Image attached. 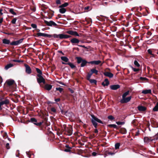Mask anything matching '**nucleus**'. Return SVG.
Returning a JSON list of instances; mask_svg holds the SVG:
<instances>
[{"mask_svg":"<svg viewBox=\"0 0 158 158\" xmlns=\"http://www.w3.org/2000/svg\"><path fill=\"white\" fill-rule=\"evenodd\" d=\"M138 109L139 111H143L146 110V108L142 106H138Z\"/></svg>","mask_w":158,"mask_h":158,"instance_id":"5701e85b","label":"nucleus"},{"mask_svg":"<svg viewBox=\"0 0 158 158\" xmlns=\"http://www.w3.org/2000/svg\"><path fill=\"white\" fill-rule=\"evenodd\" d=\"M116 124L118 125H123L125 123L123 122H116Z\"/></svg>","mask_w":158,"mask_h":158,"instance_id":"49530a36","label":"nucleus"},{"mask_svg":"<svg viewBox=\"0 0 158 158\" xmlns=\"http://www.w3.org/2000/svg\"><path fill=\"white\" fill-rule=\"evenodd\" d=\"M44 23L48 26L56 27L57 25L52 21H50L48 22L44 20Z\"/></svg>","mask_w":158,"mask_h":158,"instance_id":"20e7f679","label":"nucleus"},{"mask_svg":"<svg viewBox=\"0 0 158 158\" xmlns=\"http://www.w3.org/2000/svg\"><path fill=\"white\" fill-rule=\"evenodd\" d=\"M84 9L86 11H88L91 10L92 7L90 6H87L84 7Z\"/></svg>","mask_w":158,"mask_h":158,"instance_id":"72a5a7b5","label":"nucleus"},{"mask_svg":"<svg viewBox=\"0 0 158 158\" xmlns=\"http://www.w3.org/2000/svg\"><path fill=\"white\" fill-rule=\"evenodd\" d=\"M52 85H50L48 84H46L45 86V89L48 90H49L52 88Z\"/></svg>","mask_w":158,"mask_h":158,"instance_id":"bb28decb","label":"nucleus"},{"mask_svg":"<svg viewBox=\"0 0 158 158\" xmlns=\"http://www.w3.org/2000/svg\"><path fill=\"white\" fill-rule=\"evenodd\" d=\"M109 84V82L108 79H105L104 81L102 83V85L104 86H108Z\"/></svg>","mask_w":158,"mask_h":158,"instance_id":"6ab92c4d","label":"nucleus"},{"mask_svg":"<svg viewBox=\"0 0 158 158\" xmlns=\"http://www.w3.org/2000/svg\"><path fill=\"white\" fill-rule=\"evenodd\" d=\"M122 130L123 131V133L125 134L127 132L125 128H123Z\"/></svg>","mask_w":158,"mask_h":158,"instance_id":"052dcab7","label":"nucleus"},{"mask_svg":"<svg viewBox=\"0 0 158 158\" xmlns=\"http://www.w3.org/2000/svg\"><path fill=\"white\" fill-rule=\"evenodd\" d=\"M134 64L135 65V67L138 68H139L140 66V65L138 62L136 60H135L134 61Z\"/></svg>","mask_w":158,"mask_h":158,"instance_id":"c85d7f7f","label":"nucleus"},{"mask_svg":"<svg viewBox=\"0 0 158 158\" xmlns=\"http://www.w3.org/2000/svg\"><path fill=\"white\" fill-rule=\"evenodd\" d=\"M24 66L25 67L26 69H31L29 66L27 64H24Z\"/></svg>","mask_w":158,"mask_h":158,"instance_id":"864d4df0","label":"nucleus"},{"mask_svg":"<svg viewBox=\"0 0 158 158\" xmlns=\"http://www.w3.org/2000/svg\"><path fill=\"white\" fill-rule=\"evenodd\" d=\"M56 89L57 90L59 91L60 92H62L63 90V89L60 87L56 88Z\"/></svg>","mask_w":158,"mask_h":158,"instance_id":"603ef678","label":"nucleus"},{"mask_svg":"<svg viewBox=\"0 0 158 158\" xmlns=\"http://www.w3.org/2000/svg\"><path fill=\"white\" fill-rule=\"evenodd\" d=\"M89 64L94 65H99L101 66L102 65V61L100 60H94L89 62Z\"/></svg>","mask_w":158,"mask_h":158,"instance_id":"0eeeda50","label":"nucleus"},{"mask_svg":"<svg viewBox=\"0 0 158 158\" xmlns=\"http://www.w3.org/2000/svg\"><path fill=\"white\" fill-rule=\"evenodd\" d=\"M152 34V33L150 31H148L147 33V35H151Z\"/></svg>","mask_w":158,"mask_h":158,"instance_id":"338daca9","label":"nucleus"},{"mask_svg":"<svg viewBox=\"0 0 158 158\" xmlns=\"http://www.w3.org/2000/svg\"><path fill=\"white\" fill-rule=\"evenodd\" d=\"M92 22V20L91 19H87L85 18V22H86V24H90V23Z\"/></svg>","mask_w":158,"mask_h":158,"instance_id":"4c0bfd02","label":"nucleus"},{"mask_svg":"<svg viewBox=\"0 0 158 158\" xmlns=\"http://www.w3.org/2000/svg\"><path fill=\"white\" fill-rule=\"evenodd\" d=\"M148 52L149 54L150 55H152V51L150 49H149L148 50Z\"/></svg>","mask_w":158,"mask_h":158,"instance_id":"bf43d9fd","label":"nucleus"},{"mask_svg":"<svg viewBox=\"0 0 158 158\" xmlns=\"http://www.w3.org/2000/svg\"><path fill=\"white\" fill-rule=\"evenodd\" d=\"M78 46L83 47V48H86V47L85 46V45H77Z\"/></svg>","mask_w":158,"mask_h":158,"instance_id":"69168bd1","label":"nucleus"},{"mask_svg":"<svg viewBox=\"0 0 158 158\" xmlns=\"http://www.w3.org/2000/svg\"><path fill=\"white\" fill-rule=\"evenodd\" d=\"M129 91H127L124 93L122 95V99L126 98V97L129 94Z\"/></svg>","mask_w":158,"mask_h":158,"instance_id":"c9c22d12","label":"nucleus"},{"mask_svg":"<svg viewBox=\"0 0 158 158\" xmlns=\"http://www.w3.org/2000/svg\"><path fill=\"white\" fill-rule=\"evenodd\" d=\"M50 35L51 36L50 37H49V38H52V37H53L54 38H60V34L57 35L56 34H54L53 35Z\"/></svg>","mask_w":158,"mask_h":158,"instance_id":"2f4dec72","label":"nucleus"},{"mask_svg":"<svg viewBox=\"0 0 158 158\" xmlns=\"http://www.w3.org/2000/svg\"><path fill=\"white\" fill-rule=\"evenodd\" d=\"M91 71L93 73H94L96 74H98V71L97 70H91Z\"/></svg>","mask_w":158,"mask_h":158,"instance_id":"de8ad7c7","label":"nucleus"},{"mask_svg":"<svg viewBox=\"0 0 158 158\" xmlns=\"http://www.w3.org/2000/svg\"><path fill=\"white\" fill-rule=\"evenodd\" d=\"M26 72L27 74H29L31 72V70H26Z\"/></svg>","mask_w":158,"mask_h":158,"instance_id":"5fc2aeb1","label":"nucleus"},{"mask_svg":"<svg viewBox=\"0 0 158 158\" xmlns=\"http://www.w3.org/2000/svg\"><path fill=\"white\" fill-rule=\"evenodd\" d=\"M140 79L143 81H147L148 80L147 78L143 77H140Z\"/></svg>","mask_w":158,"mask_h":158,"instance_id":"09e8293b","label":"nucleus"},{"mask_svg":"<svg viewBox=\"0 0 158 158\" xmlns=\"http://www.w3.org/2000/svg\"><path fill=\"white\" fill-rule=\"evenodd\" d=\"M76 59L77 60V62L78 64L81 63L84 59H83L81 57H77Z\"/></svg>","mask_w":158,"mask_h":158,"instance_id":"a878e982","label":"nucleus"},{"mask_svg":"<svg viewBox=\"0 0 158 158\" xmlns=\"http://www.w3.org/2000/svg\"><path fill=\"white\" fill-rule=\"evenodd\" d=\"M69 5V3L68 2H65L64 4H61V5L59 6V8H64L67 6Z\"/></svg>","mask_w":158,"mask_h":158,"instance_id":"7c9ffc66","label":"nucleus"},{"mask_svg":"<svg viewBox=\"0 0 158 158\" xmlns=\"http://www.w3.org/2000/svg\"><path fill=\"white\" fill-rule=\"evenodd\" d=\"M44 13L46 14L48 17L45 16L44 18L46 19H51L52 17L54 15V11L51 10L50 9H49L48 10H45L44 11Z\"/></svg>","mask_w":158,"mask_h":158,"instance_id":"7ed1b4c3","label":"nucleus"},{"mask_svg":"<svg viewBox=\"0 0 158 158\" xmlns=\"http://www.w3.org/2000/svg\"><path fill=\"white\" fill-rule=\"evenodd\" d=\"M2 43L5 44H10L11 42L10 40L5 38L3 39Z\"/></svg>","mask_w":158,"mask_h":158,"instance_id":"dca6fc26","label":"nucleus"},{"mask_svg":"<svg viewBox=\"0 0 158 158\" xmlns=\"http://www.w3.org/2000/svg\"><path fill=\"white\" fill-rule=\"evenodd\" d=\"M59 10V12L61 14L64 13L66 11V9L64 8H60Z\"/></svg>","mask_w":158,"mask_h":158,"instance_id":"c756f323","label":"nucleus"},{"mask_svg":"<svg viewBox=\"0 0 158 158\" xmlns=\"http://www.w3.org/2000/svg\"><path fill=\"white\" fill-rule=\"evenodd\" d=\"M68 132L69 134V135H71L72 134V129L71 128H69L68 130Z\"/></svg>","mask_w":158,"mask_h":158,"instance_id":"ea45409f","label":"nucleus"},{"mask_svg":"<svg viewBox=\"0 0 158 158\" xmlns=\"http://www.w3.org/2000/svg\"><path fill=\"white\" fill-rule=\"evenodd\" d=\"M107 126L110 127H113L117 129V126L115 124H109Z\"/></svg>","mask_w":158,"mask_h":158,"instance_id":"58836bf2","label":"nucleus"},{"mask_svg":"<svg viewBox=\"0 0 158 158\" xmlns=\"http://www.w3.org/2000/svg\"><path fill=\"white\" fill-rule=\"evenodd\" d=\"M15 83V81L11 79H8L6 82L5 84L9 86H10Z\"/></svg>","mask_w":158,"mask_h":158,"instance_id":"1a4fd4ad","label":"nucleus"},{"mask_svg":"<svg viewBox=\"0 0 158 158\" xmlns=\"http://www.w3.org/2000/svg\"><path fill=\"white\" fill-rule=\"evenodd\" d=\"M36 35L38 37L40 36H43L44 37H50L51 36L49 34H48L46 33H42L40 32H39L36 34Z\"/></svg>","mask_w":158,"mask_h":158,"instance_id":"f8f14e48","label":"nucleus"},{"mask_svg":"<svg viewBox=\"0 0 158 158\" xmlns=\"http://www.w3.org/2000/svg\"><path fill=\"white\" fill-rule=\"evenodd\" d=\"M37 72L39 73L38 74H40L41 75L42 74V72L41 70H36Z\"/></svg>","mask_w":158,"mask_h":158,"instance_id":"4d7b16f0","label":"nucleus"},{"mask_svg":"<svg viewBox=\"0 0 158 158\" xmlns=\"http://www.w3.org/2000/svg\"><path fill=\"white\" fill-rule=\"evenodd\" d=\"M31 121L34 123V122H37V120L34 118H31Z\"/></svg>","mask_w":158,"mask_h":158,"instance_id":"a18cd8bd","label":"nucleus"},{"mask_svg":"<svg viewBox=\"0 0 158 158\" xmlns=\"http://www.w3.org/2000/svg\"><path fill=\"white\" fill-rule=\"evenodd\" d=\"M51 110L53 112H56V109L54 107L52 108H51Z\"/></svg>","mask_w":158,"mask_h":158,"instance_id":"13d9d810","label":"nucleus"},{"mask_svg":"<svg viewBox=\"0 0 158 158\" xmlns=\"http://www.w3.org/2000/svg\"><path fill=\"white\" fill-rule=\"evenodd\" d=\"M111 29L112 31H117V27H111Z\"/></svg>","mask_w":158,"mask_h":158,"instance_id":"37998d69","label":"nucleus"},{"mask_svg":"<svg viewBox=\"0 0 158 158\" xmlns=\"http://www.w3.org/2000/svg\"><path fill=\"white\" fill-rule=\"evenodd\" d=\"M92 155L94 156H95L97 155V153L96 152H94L92 153Z\"/></svg>","mask_w":158,"mask_h":158,"instance_id":"0e129e2a","label":"nucleus"},{"mask_svg":"<svg viewBox=\"0 0 158 158\" xmlns=\"http://www.w3.org/2000/svg\"><path fill=\"white\" fill-rule=\"evenodd\" d=\"M9 144L8 143H7L6 144V147L7 149H9L10 148V147L9 146Z\"/></svg>","mask_w":158,"mask_h":158,"instance_id":"680f3d73","label":"nucleus"},{"mask_svg":"<svg viewBox=\"0 0 158 158\" xmlns=\"http://www.w3.org/2000/svg\"><path fill=\"white\" fill-rule=\"evenodd\" d=\"M71 36L70 35H65L64 34H60V39H67L68 38H70Z\"/></svg>","mask_w":158,"mask_h":158,"instance_id":"4468645a","label":"nucleus"},{"mask_svg":"<svg viewBox=\"0 0 158 158\" xmlns=\"http://www.w3.org/2000/svg\"><path fill=\"white\" fill-rule=\"evenodd\" d=\"M60 58L62 60L65 62H68L69 60V59L66 56H61Z\"/></svg>","mask_w":158,"mask_h":158,"instance_id":"cd10ccee","label":"nucleus"},{"mask_svg":"<svg viewBox=\"0 0 158 158\" xmlns=\"http://www.w3.org/2000/svg\"><path fill=\"white\" fill-rule=\"evenodd\" d=\"M89 62H88L85 60H83L82 62L81 63V67H83L85 66H86L87 64H89Z\"/></svg>","mask_w":158,"mask_h":158,"instance_id":"412c9836","label":"nucleus"},{"mask_svg":"<svg viewBox=\"0 0 158 158\" xmlns=\"http://www.w3.org/2000/svg\"><path fill=\"white\" fill-rule=\"evenodd\" d=\"M103 74L105 76L108 77L110 78H112L113 76V74L110 72H105Z\"/></svg>","mask_w":158,"mask_h":158,"instance_id":"f3484780","label":"nucleus"},{"mask_svg":"<svg viewBox=\"0 0 158 158\" xmlns=\"http://www.w3.org/2000/svg\"><path fill=\"white\" fill-rule=\"evenodd\" d=\"M66 33L74 36H79V35L76 31H74L72 30H69L66 31Z\"/></svg>","mask_w":158,"mask_h":158,"instance_id":"6e6552de","label":"nucleus"},{"mask_svg":"<svg viewBox=\"0 0 158 158\" xmlns=\"http://www.w3.org/2000/svg\"><path fill=\"white\" fill-rule=\"evenodd\" d=\"M73 50H76L77 51H79V49L78 48H73Z\"/></svg>","mask_w":158,"mask_h":158,"instance_id":"e2e57ef3","label":"nucleus"},{"mask_svg":"<svg viewBox=\"0 0 158 158\" xmlns=\"http://www.w3.org/2000/svg\"><path fill=\"white\" fill-rule=\"evenodd\" d=\"M37 82L39 83H43V84L45 83V81L43 77L40 74L37 75Z\"/></svg>","mask_w":158,"mask_h":158,"instance_id":"39448f33","label":"nucleus"},{"mask_svg":"<svg viewBox=\"0 0 158 158\" xmlns=\"http://www.w3.org/2000/svg\"><path fill=\"white\" fill-rule=\"evenodd\" d=\"M91 83L96 84V81L94 79H91L88 80Z\"/></svg>","mask_w":158,"mask_h":158,"instance_id":"a19ab883","label":"nucleus"},{"mask_svg":"<svg viewBox=\"0 0 158 158\" xmlns=\"http://www.w3.org/2000/svg\"><path fill=\"white\" fill-rule=\"evenodd\" d=\"M23 38H22L16 41H12L10 45L14 46L18 45L23 42Z\"/></svg>","mask_w":158,"mask_h":158,"instance_id":"423d86ee","label":"nucleus"},{"mask_svg":"<svg viewBox=\"0 0 158 158\" xmlns=\"http://www.w3.org/2000/svg\"><path fill=\"white\" fill-rule=\"evenodd\" d=\"M131 98V96H129L127 98L126 97L121 99L120 101V102L121 103H127L130 101Z\"/></svg>","mask_w":158,"mask_h":158,"instance_id":"9d476101","label":"nucleus"},{"mask_svg":"<svg viewBox=\"0 0 158 158\" xmlns=\"http://www.w3.org/2000/svg\"><path fill=\"white\" fill-rule=\"evenodd\" d=\"M91 116L92 117L91 122L95 128H96L97 127V122L103 124L102 121L97 118L95 117L94 115H91Z\"/></svg>","mask_w":158,"mask_h":158,"instance_id":"f257e3e1","label":"nucleus"},{"mask_svg":"<svg viewBox=\"0 0 158 158\" xmlns=\"http://www.w3.org/2000/svg\"><path fill=\"white\" fill-rule=\"evenodd\" d=\"M63 0H56V3L57 5H60L62 4V3L63 2Z\"/></svg>","mask_w":158,"mask_h":158,"instance_id":"f704fd0d","label":"nucleus"},{"mask_svg":"<svg viewBox=\"0 0 158 158\" xmlns=\"http://www.w3.org/2000/svg\"><path fill=\"white\" fill-rule=\"evenodd\" d=\"M144 140L145 142L148 143L149 142L152 141L153 139H151V138L147 137H145L144 138Z\"/></svg>","mask_w":158,"mask_h":158,"instance_id":"b1692460","label":"nucleus"},{"mask_svg":"<svg viewBox=\"0 0 158 158\" xmlns=\"http://www.w3.org/2000/svg\"><path fill=\"white\" fill-rule=\"evenodd\" d=\"M110 88L112 90H116L120 87V86L119 85H113L110 86Z\"/></svg>","mask_w":158,"mask_h":158,"instance_id":"2eb2a0df","label":"nucleus"},{"mask_svg":"<svg viewBox=\"0 0 158 158\" xmlns=\"http://www.w3.org/2000/svg\"><path fill=\"white\" fill-rule=\"evenodd\" d=\"M60 98H57L55 99V100L56 102H59L60 101Z\"/></svg>","mask_w":158,"mask_h":158,"instance_id":"774afa93","label":"nucleus"},{"mask_svg":"<svg viewBox=\"0 0 158 158\" xmlns=\"http://www.w3.org/2000/svg\"><path fill=\"white\" fill-rule=\"evenodd\" d=\"M134 25L135 27H134L133 28L135 30L137 31L139 29L140 27L139 26L138 24L137 23L135 22V23H134Z\"/></svg>","mask_w":158,"mask_h":158,"instance_id":"aec40b11","label":"nucleus"},{"mask_svg":"<svg viewBox=\"0 0 158 158\" xmlns=\"http://www.w3.org/2000/svg\"><path fill=\"white\" fill-rule=\"evenodd\" d=\"M6 9L12 15H17V13L15 12V11H16V10H15L13 8H7Z\"/></svg>","mask_w":158,"mask_h":158,"instance_id":"ddd939ff","label":"nucleus"},{"mask_svg":"<svg viewBox=\"0 0 158 158\" xmlns=\"http://www.w3.org/2000/svg\"><path fill=\"white\" fill-rule=\"evenodd\" d=\"M62 63L63 64H66L69 65L71 67V68L72 69L76 67L75 65L73 64L72 63H71V62H68L67 63H65L63 62H62Z\"/></svg>","mask_w":158,"mask_h":158,"instance_id":"393cba45","label":"nucleus"},{"mask_svg":"<svg viewBox=\"0 0 158 158\" xmlns=\"http://www.w3.org/2000/svg\"><path fill=\"white\" fill-rule=\"evenodd\" d=\"M120 146V143H117L115 144V147L116 149H117L119 148V147Z\"/></svg>","mask_w":158,"mask_h":158,"instance_id":"c03bdc74","label":"nucleus"},{"mask_svg":"<svg viewBox=\"0 0 158 158\" xmlns=\"http://www.w3.org/2000/svg\"><path fill=\"white\" fill-rule=\"evenodd\" d=\"M42 122H40L38 123H34V124L37 126H40L42 124Z\"/></svg>","mask_w":158,"mask_h":158,"instance_id":"6e6d98bb","label":"nucleus"},{"mask_svg":"<svg viewBox=\"0 0 158 158\" xmlns=\"http://www.w3.org/2000/svg\"><path fill=\"white\" fill-rule=\"evenodd\" d=\"M108 118L111 120H112L114 119V118L112 115H110L108 117Z\"/></svg>","mask_w":158,"mask_h":158,"instance_id":"8fccbe9b","label":"nucleus"},{"mask_svg":"<svg viewBox=\"0 0 158 158\" xmlns=\"http://www.w3.org/2000/svg\"><path fill=\"white\" fill-rule=\"evenodd\" d=\"M17 18H14L13 19H12V21L11 22V23L12 24H15L16 23V22L17 20Z\"/></svg>","mask_w":158,"mask_h":158,"instance_id":"79ce46f5","label":"nucleus"},{"mask_svg":"<svg viewBox=\"0 0 158 158\" xmlns=\"http://www.w3.org/2000/svg\"><path fill=\"white\" fill-rule=\"evenodd\" d=\"M23 61L20 60H10L11 63H9L6 64L5 67V69H8L10 68L11 67L14 66L15 64V63H14V62H23Z\"/></svg>","mask_w":158,"mask_h":158,"instance_id":"f03ea898","label":"nucleus"},{"mask_svg":"<svg viewBox=\"0 0 158 158\" xmlns=\"http://www.w3.org/2000/svg\"><path fill=\"white\" fill-rule=\"evenodd\" d=\"M142 93L144 94H151V90L150 89L144 90L142 91Z\"/></svg>","mask_w":158,"mask_h":158,"instance_id":"4be33fe9","label":"nucleus"},{"mask_svg":"<svg viewBox=\"0 0 158 158\" xmlns=\"http://www.w3.org/2000/svg\"><path fill=\"white\" fill-rule=\"evenodd\" d=\"M70 42L73 44H78L80 42V40L76 38H73L70 40Z\"/></svg>","mask_w":158,"mask_h":158,"instance_id":"9b49d317","label":"nucleus"},{"mask_svg":"<svg viewBox=\"0 0 158 158\" xmlns=\"http://www.w3.org/2000/svg\"><path fill=\"white\" fill-rule=\"evenodd\" d=\"M31 27L33 28H37V25L35 24H31Z\"/></svg>","mask_w":158,"mask_h":158,"instance_id":"3c124183","label":"nucleus"},{"mask_svg":"<svg viewBox=\"0 0 158 158\" xmlns=\"http://www.w3.org/2000/svg\"><path fill=\"white\" fill-rule=\"evenodd\" d=\"M154 111H158V102L156 103V105L153 109Z\"/></svg>","mask_w":158,"mask_h":158,"instance_id":"e433bc0d","label":"nucleus"},{"mask_svg":"<svg viewBox=\"0 0 158 158\" xmlns=\"http://www.w3.org/2000/svg\"><path fill=\"white\" fill-rule=\"evenodd\" d=\"M1 106L3 105H7L9 104V100L7 99H6L3 101H2L0 102Z\"/></svg>","mask_w":158,"mask_h":158,"instance_id":"a211bd4d","label":"nucleus"},{"mask_svg":"<svg viewBox=\"0 0 158 158\" xmlns=\"http://www.w3.org/2000/svg\"><path fill=\"white\" fill-rule=\"evenodd\" d=\"M93 74V73L91 72V71H90L87 74V75L86 77V78L88 80H90V77Z\"/></svg>","mask_w":158,"mask_h":158,"instance_id":"473e14b6","label":"nucleus"}]
</instances>
